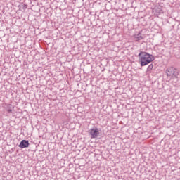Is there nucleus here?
Here are the masks:
<instances>
[{
    "label": "nucleus",
    "mask_w": 180,
    "mask_h": 180,
    "mask_svg": "<svg viewBox=\"0 0 180 180\" xmlns=\"http://www.w3.org/2000/svg\"><path fill=\"white\" fill-rule=\"evenodd\" d=\"M89 133L91 136V139H96L99 136V129L98 128L91 129L89 131Z\"/></svg>",
    "instance_id": "nucleus-3"
},
{
    "label": "nucleus",
    "mask_w": 180,
    "mask_h": 180,
    "mask_svg": "<svg viewBox=\"0 0 180 180\" xmlns=\"http://www.w3.org/2000/svg\"><path fill=\"white\" fill-rule=\"evenodd\" d=\"M141 32H139V34L134 37L136 41H139L140 40L144 39V37L143 36H141Z\"/></svg>",
    "instance_id": "nucleus-5"
},
{
    "label": "nucleus",
    "mask_w": 180,
    "mask_h": 180,
    "mask_svg": "<svg viewBox=\"0 0 180 180\" xmlns=\"http://www.w3.org/2000/svg\"><path fill=\"white\" fill-rule=\"evenodd\" d=\"M155 12L158 13V15H161V13H164V11H162V7L158 6L155 8Z\"/></svg>",
    "instance_id": "nucleus-6"
},
{
    "label": "nucleus",
    "mask_w": 180,
    "mask_h": 180,
    "mask_svg": "<svg viewBox=\"0 0 180 180\" xmlns=\"http://www.w3.org/2000/svg\"><path fill=\"white\" fill-rule=\"evenodd\" d=\"M6 110H7L8 113H12V112H13L12 108H7Z\"/></svg>",
    "instance_id": "nucleus-8"
},
{
    "label": "nucleus",
    "mask_w": 180,
    "mask_h": 180,
    "mask_svg": "<svg viewBox=\"0 0 180 180\" xmlns=\"http://www.w3.org/2000/svg\"><path fill=\"white\" fill-rule=\"evenodd\" d=\"M138 57H139V61L141 67H144L145 65H148L150 63H153L154 60V56L147 53L141 51Z\"/></svg>",
    "instance_id": "nucleus-1"
},
{
    "label": "nucleus",
    "mask_w": 180,
    "mask_h": 180,
    "mask_svg": "<svg viewBox=\"0 0 180 180\" xmlns=\"http://www.w3.org/2000/svg\"><path fill=\"white\" fill-rule=\"evenodd\" d=\"M153 67H154V65H153V64L149 65L147 68V71H151V70H153Z\"/></svg>",
    "instance_id": "nucleus-7"
},
{
    "label": "nucleus",
    "mask_w": 180,
    "mask_h": 180,
    "mask_svg": "<svg viewBox=\"0 0 180 180\" xmlns=\"http://www.w3.org/2000/svg\"><path fill=\"white\" fill-rule=\"evenodd\" d=\"M166 74L169 78H178L179 71L174 67H170L166 70Z\"/></svg>",
    "instance_id": "nucleus-2"
},
{
    "label": "nucleus",
    "mask_w": 180,
    "mask_h": 180,
    "mask_svg": "<svg viewBox=\"0 0 180 180\" xmlns=\"http://www.w3.org/2000/svg\"><path fill=\"white\" fill-rule=\"evenodd\" d=\"M29 146H30L29 141L22 140L20 143V145L18 146L20 147V148H27V147H29Z\"/></svg>",
    "instance_id": "nucleus-4"
}]
</instances>
